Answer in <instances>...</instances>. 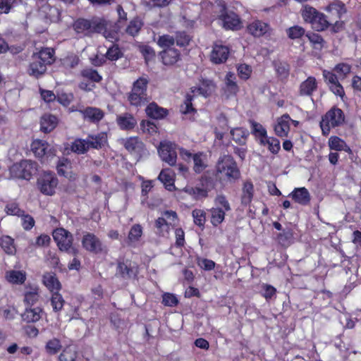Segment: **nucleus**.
Returning a JSON list of instances; mask_svg holds the SVG:
<instances>
[{
    "mask_svg": "<svg viewBox=\"0 0 361 361\" xmlns=\"http://www.w3.org/2000/svg\"><path fill=\"white\" fill-rule=\"evenodd\" d=\"M82 246L87 252L94 254H103L106 252V247L102 240L94 233L86 232L82 238Z\"/></svg>",
    "mask_w": 361,
    "mask_h": 361,
    "instance_id": "9",
    "label": "nucleus"
},
{
    "mask_svg": "<svg viewBox=\"0 0 361 361\" xmlns=\"http://www.w3.org/2000/svg\"><path fill=\"white\" fill-rule=\"evenodd\" d=\"M99 21L103 23L102 30L99 32V34L102 33L106 39L111 42L118 39L121 29L119 22H112L104 18H99Z\"/></svg>",
    "mask_w": 361,
    "mask_h": 361,
    "instance_id": "15",
    "label": "nucleus"
},
{
    "mask_svg": "<svg viewBox=\"0 0 361 361\" xmlns=\"http://www.w3.org/2000/svg\"><path fill=\"white\" fill-rule=\"evenodd\" d=\"M196 263L199 267L204 271H212L215 268L216 263L209 259L197 257Z\"/></svg>",
    "mask_w": 361,
    "mask_h": 361,
    "instance_id": "64",
    "label": "nucleus"
},
{
    "mask_svg": "<svg viewBox=\"0 0 361 361\" xmlns=\"http://www.w3.org/2000/svg\"><path fill=\"white\" fill-rule=\"evenodd\" d=\"M31 149L35 157L42 159L44 157L47 158L54 155V149L49 148V145L47 141L42 140H35L31 144Z\"/></svg>",
    "mask_w": 361,
    "mask_h": 361,
    "instance_id": "17",
    "label": "nucleus"
},
{
    "mask_svg": "<svg viewBox=\"0 0 361 361\" xmlns=\"http://www.w3.org/2000/svg\"><path fill=\"white\" fill-rule=\"evenodd\" d=\"M116 123L122 130H131L137 126V120L133 114L126 112L117 116Z\"/></svg>",
    "mask_w": 361,
    "mask_h": 361,
    "instance_id": "25",
    "label": "nucleus"
},
{
    "mask_svg": "<svg viewBox=\"0 0 361 361\" xmlns=\"http://www.w3.org/2000/svg\"><path fill=\"white\" fill-rule=\"evenodd\" d=\"M231 135L233 140L238 145H245L249 136V132L245 128L238 127L231 130Z\"/></svg>",
    "mask_w": 361,
    "mask_h": 361,
    "instance_id": "38",
    "label": "nucleus"
},
{
    "mask_svg": "<svg viewBox=\"0 0 361 361\" xmlns=\"http://www.w3.org/2000/svg\"><path fill=\"white\" fill-rule=\"evenodd\" d=\"M158 56L166 66H173L181 59L180 51L176 48L164 49L159 51Z\"/></svg>",
    "mask_w": 361,
    "mask_h": 361,
    "instance_id": "16",
    "label": "nucleus"
},
{
    "mask_svg": "<svg viewBox=\"0 0 361 361\" xmlns=\"http://www.w3.org/2000/svg\"><path fill=\"white\" fill-rule=\"evenodd\" d=\"M288 197H290L295 202L303 206L307 205L311 200L310 194L305 187L295 188Z\"/></svg>",
    "mask_w": 361,
    "mask_h": 361,
    "instance_id": "24",
    "label": "nucleus"
},
{
    "mask_svg": "<svg viewBox=\"0 0 361 361\" xmlns=\"http://www.w3.org/2000/svg\"><path fill=\"white\" fill-rule=\"evenodd\" d=\"M32 57L40 60L47 66L53 64L56 61L55 50L53 48L43 47L39 51L34 53Z\"/></svg>",
    "mask_w": 361,
    "mask_h": 361,
    "instance_id": "26",
    "label": "nucleus"
},
{
    "mask_svg": "<svg viewBox=\"0 0 361 361\" xmlns=\"http://www.w3.org/2000/svg\"><path fill=\"white\" fill-rule=\"evenodd\" d=\"M352 66L346 63H339L334 68V71L338 75L341 80L345 79L351 72Z\"/></svg>",
    "mask_w": 361,
    "mask_h": 361,
    "instance_id": "59",
    "label": "nucleus"
},
{
    "mask_svg": "<svg viewBox=\"0 0 361 361\" xmlns=\"http://www.w3.org/2000/svg\"><path fill=\"white\" fill-rule=\"evenodd\" d=\"M32 61L30 63L27 73L35 78L42 77L47 71V66L44 65L40 60L37 59H33L32 57Z\"/></svg>",
    "mask_w": 361,
    "mask_h": 361,
    "instance_id": "31",
    "label": "nucleus"
},
{
    "mask_svg": "<svg viewBox=\"0 0 361 361\" xmlns=\"http://www.w3.org/2000/svg\"><path fill=\"white\" fill-rule=\"evenodd\" d=\"M0 246L8 255H13L16 252L14 240L8 235H4L1 238Z\"/></svg>",
    "mask_w": 361,
    "mask_h": 361,
    "instance_id": "50",
    "label": "nucleus"
},
{
    "mask_svg": "<svg viewBox=\"0 0 361 361\" xmlns=\"http://www.w3.org/2000/svg\"><path fill=\"white\" fill-rule=\"evenodd\" d=\"M286 32L288 38L293 40L300 39L306 35L305 30L300 25L291 26Z\"/></svg>",
    "mask_w": 361,
    "mask_h": 361,
    "instance_id": "52",
    "label": "nucleus"
},
{
    "mask_svg": "<svg viewBox=\"0 0 361 361\" xmlns=\"http://www.w3.org/2000/svg\"><path fill=\"white\" fill-rule=\"evenodd\" d=\"M293 238V231L290 228L282 230V232L277 235V240L282 246H288Z\"/></svg>",
    "mask_w": 361,
    "mask_h": 361,
    "instance_id": "47",
    "label": "nucleus"
},
{
    "mask_svg": "<svg viewBox=\"0 0 361 361\" xmlns=\"http://www.w3.org/2000/svg\"><path fill=\"white\" fill-rule=\"evenodd\" d=\"M44 310L41 307H25L21 317L27 323H36L41 319Z\"/></svg>",
    "mask_w": 361,
    "mask_h": 361,
    "instance_id": "23",
    "label": "nucleus"
},
{
    "mask_svg": "<svg viewBox=\"0 0 361 361\" xmlns=\"http://www.w3.org/2000/svg\"><path fill=\"white\" fill-rule=\"evenodd\" d=\"M302 16L304 20L311 24L312 27L317 31H324L332 24L334 19L330 18L327 19L324 13L319 12L316 8L305 6L302 12Z\"/></svg>",
    "mask_w": 361,
    "mask_h": 361,
    "instance_id": "4",
    "label": "nucleus"
},
{
    "mask_svg": "<svg viewBox=\"0 0 361 361\" xmlns=\"http://www.w3.org/2000/svg\"><path fill=\"white\" fill-rule=\"evenodd\" d=\"M229 55V48L222 44H214L211 53V61L215 64L226 61Z\"/></svg>",
    "mask_w": 361,
    "mask_h": 361,
    "instance_id": "18",
    "label": "nucleus"
},
{
    "mask_svg": "<svg viewBox=\"0 0 361 361\" xmlns=\"http://www.w3.org/2000/svg\"><path fill=\"white\" fill-rule=\"evenodd\" d=\"M194 219V224L199 227L203 228L206 222V213L204 210L195 209L192 212Z\"/></svg>",
    "mask_w": 361,
    "mask_h": 361,
    "instance_id": "63",
    "label": "nucleus"
},
{
    "mask_svg": "<svg viewBox=\"0 0 361 361\" xmlns=\"http://www.w3.org/2000/svg\"><path fill=\"white\" fill-rule=\"evenodd\" d=\"M59 180L56 174L51 171H44L37 180V186L41 193L51 196L55 193Z\"/></svg>",
    "mask_w": 361,
    "mask_h": 361,
    "instance_id": "8",
    "label": "nucleus"
},
{
    "mask_svg": "<svg viewBox=\"0 0 361 361\" xmlns=\"http://www.w3.org/2000/svg\"><path fill=\"white\" fill-rule=\"evenodd\" d=\"M175 173L169 169H164L159 174L158 180H160L166 190L172 191L175 188Z\"/></svg>",
    "mask_w": 361,
    "mask_h": 361,
    "instance_id": "28",
    "label": "nucleus"
},
{
    "mask_svg": "<svg viewBox=\"0 0 361 361\" xmlns=\"http://www.w3.org/2000/svg\"><path fill=\"white\" fill-rule=\"evenodd\" d=\"M59 123L58 118L51 114H45L40 118V130L44 133L53 131Z\"/></svg>",
    "mask_w": 361,
    "mask_h": 361,
    "instance_id": "27",
    "label": "nucleus"
},
{
    "mask_svg": "<svg viewBox=\"0 0 361 361\" xmlns=\"http://www.w3.org/2000/svg\"><path fill=\"white\" fill-rule=\"evenodd\" d=\"M71 150L77 154H85L88 150L87 140L76 138L71 144Z\"/></svg>",
    "mask_w": 361,
    "mask_h": 361,
    "instance_id": "42",
    "label": "nucleus"
},
{
    "mask_svg": "<svg viewBox=\"0 0 361 361\" xmlns=\"http://www.w3.org/2000/svg\"><path fill=\"white\" fill-rule=\"evenodd\" d=\"M85 119H88L92 123L99 122L104 116L103 111L97 107L88 106L80 111Z\"/></svg>",
    "mask_w": 361,
    "mask_h": 361,
    "instance_id": "32",
    "label": "nucleus"
},
{
    "mask_svg": "<svg viewBox=\"0 0 361 361\" xmlns=\"http://www.w3.org/2000/svg\"><path fill=\"white\" fill-rule=\"evenodd\" d=\"M291 118L288 114L282 115L277 121L275 126L276 134L281 137H286L290 131V121Z\"/></svg>",
    "mask_w": 361,
    "mask_h": 361,
    "instance_id": "29",
    "label": "nucleus"
},
{
    "mask_svg": "<svg viewBox=\"0 0 361 361\" xmlns=\"http://www.w3.org/2000/svg\"><path fill=\"white\" fill-rule=\"evenodd\" d=\"M275 71L278 76L282 78H287L290 73V66L284 61H274L273 63Z\"/></svg>",
    "mask_w": 361,
    "mask_h": 361,
    "instance_id": "55",
    "label": "nucleus"
},
{
    "mask_svg": "<svg viewBox=\"0 0 361 361\" xmlns=\"http://www.w3.org/2000/svg\"><path fill=\"white\" fill-rule=\"evenodd\" d=\"M125 149L139 161L145 154L146 148L144 142L137 136H132L123 140Z\"/></svg>",
    "mask_w": 361,
    "mask_h": 361,
    "instance_id": "13",
    "label": "nucleus"
},
{
    "mask_svg": "<svg viewBox=\"0 0 361 361\" xmlns=\"http://www.w3.org/2000/svg\"><path fill=\"white\" fill-rule=\"evenodd\" d=\"M263 141V143H260L261 145L267 146L269 151L272 154H278L281 149L280 141L279 139L267 136Z\"/></svg>",
    "mask_w": 361,
    "mask_h": 361,
    "instance_id": "51",
    "label": "nucleus"
},
{
    "mask_svg": "<svg viewBox=\"0 0 361 361\" xmlns=\"http://www.w3.org/2000/svg\"><path fill=\"white\" fill-rule=\"evenodd\" d=\"M177 145L170 141L160 142L157 151L161 159L169 166H175L177 161Z\"/></svg>",
    "mask_w": 361,
    "mask_h": 361,
    "instance_id": "10",
    "label": "nucleus"
},
{
    "mask_svg": "<svg viewBox=\"0 0 361 361\" xmlns=\"http://www.w3.org/2000/svg\"><path fill=\"white\" fill-rule=\"evenodd\" d=\"M123 56V53L118 44H113L109 47L106 53V57L108 60L114 61Z\"/></svg>",
    "mask_w": 361,
    "mask_h": 361,
    "instance_id": "60",
    "label": "nucleus"
},
{
    "mask_svg": "<svg viewBox=\"0 0 361 361\" xmlns=\"http://www.w3.org/2000/svg\"><path fill=\"white\" fill-rule=\"evenodd\" d=\"M192 160L194 163L193 170L196 173H201L207 167L206 164V156L203 152H197L193 154Z\"/></svg>",
    "mask_w": 361,
    "mask_h": 361,
    "instance_id": "41",
    "label": "nucleus"
},
{
    "mask_svg": "<svg viewBox=\"0 0 361 361\" xmlns=\"http://www.w3.org/2000/svg\"><path fill=\"white\" fill-rule=\"evenodd\" d=\"M216 85L212 80L208 79H202L200 81V85L199 87H191L190 90L191 93L192 94L198 92L204 97H208L212 93Z\"/></svg>",
    "mask_w": 361,
    "mask_h": 361,
    "instance_id": "33",
    "label": "nucleus"
},
{
    "mask_svg": "<svg viewBox=\"0 0 361 361\" xmlns=\"http://www.w3.org/2000/svg\"><path fill=\"white\" fill-rule=\"evenodd\" d=\"M71 161L65 157L60 159L56 165L57 172L60 176L68 177V171L71 169Z\"/></svg>",
    "mask_w": 361,
    "mask_h": 361,
    "instance_id": "53",
    "label": "nucleus"
},
{
    "mask_svg": "<svg viewBox=\"0 0 361 361\" xmlns=\"http://www.w3.org/2000/svg\"><path fill=\"white\" fill-rule=\"evenodd\" d=\"M149 80L140 77L133 83L130 91L127 94V99L131 106L140 108L147 105L151 98L147 94Z\"/></svg>",
    "mask_w": 361,
    "mask_h": 361,
    "instance_id": "2",
    "label": "nucleus"
},
{
    "mask_svg": "<svg viewBox=\"0 0 361 361\" xmlns=\"http://www.w3.org/2000/svg\"><path fill=\"white\" fill-rule=\"evenodd\" d=\"M87 141L89 149L90 148L99 149L104 147V142L106 141V136L104 133L97 135H88Z\"/></svg>",
    "mask_w": 361,
    "mask_h": 361,
    "instance_id": "36",
    "label": "nucleus"
},
{
    "mask_svg": "<svg viewBox=\"0 0 361 361\" xmlns=\"http://www.w3.org/2000/svg\"><path fill=\"white\" fill-rule=\"evenodd\" d=\"M192 93H187L183 103L180 106V112L182 114L186 115L191 113H196L197 110L193 107L192 100L194 98V95Z\"/></svg>",
    "mask_w": 361,
    "mask_h": 361,
    "instance_id": "44",
    "label": "nucleus"
},
{
    "mask_svg": "<svg viewBox=\"0 0 361 361\" xmlns=\"http://www.w3.org/2000/svg\"><path fill=\"white\" fill-rule=\"evenodd\" d=\"M38 165L35 161L23 159L14 163L9 168L10 177L13 179L30 180L37 171Z\"/></svg>",
    "mask_w": 361,
    "mask_h": 361,
    "instance_id": "5",
    "label": "nucleus"
},
{
    "mask_svg": "<svg viewBox=\"0 0 361 361\" xmlns=\"http://www.w3.org/2000/svg\"><path fill=\"white\" fill-rule=\"evenodd\" d=\"M52 235L59 249L63 252H68L73 245V235L63 228H56Z\"/></svg>",
    "mask_w": 361,
    "mask_h": 361,
    "instance_id": "14",
    "label": "nucleus"
},
{
    "mask_svg": "<svg viewBox=\"0 0 361 361\" xmlns=\"http://www.w3.org/2000/svg\"><path fill=\"white\" fill-rule=\"evenodd\" d=\"M235 75L232 72H228L225 77L223 90L227 97L236 96L239 92V87L235 81Z\"/></svg>",
    "mask_w": 361,
    "mask_h": 361,
    "instance_id": "20",
    "label": "nucleus"
},
{
    "mask_svg": "<svg viewBox=\"0 0 361 361\" xmlns=\"http://www.w3.org/2000/svg\"><path fill=\"white\" fill-rule=\"evenodd\" d=\"M145 112L148 117L155 120L163 119L169 114L168 109L159 106L154 102L147 104L145 109Z\"/></svg>",
    "mask_w": 361,
    "mask_h": 361,
    "instance_id": "22",
    "label": "nucleus"
},
{
    "mask_svg": "<svg viewBox=\"0 0 361 361\" xmlns=\"http://www.w3.org/2000/svg\"><path fill=\"white\" fill-rule=\"evenodd\" d=\"M252 133L259 140V144L263 143V140L267 137V130L260 123L256 122L252 123Z\"/></svg>",
    "mask_w": 361,
    "mask_h": 361,
    "instance_id": "57",
    "label": "nucleus"
},
{
    "mask_svg": "<svg viewBox=\"0 0 361 361\" xmlns=\"http://www.w3.org/2000/svg\"><path fill=\"white\" fill-rule=\"evenodd\" d=\"M210 222L213 226H219L225 219L226 212L220 207H213L210 209Z\"/></svg>",
    "mask_w": 361,
    "mask_h": 361,
    "instance_id": "43",
    "label": "nucleus"
},
{
    "mask_svg": "<svg viewBox=\"0 0 361 361\" xmlns=\"http://www.w3.org/2000/svg\"><path fill=\"white\" fill-rule=\"evenodd\" d=\"M174 39L178 46L185 47L189 45L191 37L185 31H179L176 33Z\"/></svg>",
    "mask_w": 361,
    "mask_h": 361,
    "instance_id": "62",
    "label": "nucleus"
},
{
    "mask_svg": "<svg viewBox=\"0 0 361 361\" xmlns=\"http://www.w3.org/2000/svg\"><path fill=\"white\" fill-rule=\"evenodd\" d=\"M139 274V267L129 259L117 260L116 275L123 279H136Z\"/></svg>",
    "mask_w": 361,
    "mask_h": 361,
    "instance_id": "11",
    "label": "nucleus"
},
{
    "mask_svg": "<svg viewBox=\"0 0 361 361\" xmlns=\"http://www.w3.org/2000/svg\"><path fill=\"white\" fill-rule=\"evenodd\" d=\"M157 43L158 46L163 49L168 48H173L175 44V39L173 36L169 35H163L158 37Z\"/></svg>",
    "mask_w": 361,
    "mask_h": 361,
    "instance_id": "61",
    "label": "nucleus"
},
{
    "mask_svg": "<svg viewBox=\"0 0 361 361\" xmlns=\"http://www.w3.org/2000/svg\"><path fill=\"white\" fill-rule=\"evenodd\" d=\"M6 276L9 282L15 284H23L26 280L25 273L22 271H9Z\"/></svg>",
    "mask_w": 361,
    "mask_h": 361,
    "instance_id": "46",
    "label": "nucleus"
},
{
    "mask_svg": "<svg viewBox=\"0 0 361 361\" xmlns=\"http://www.w3.org/2000/svg\"><path fill=\"white\" fill-rule=\"evenodd\" d=\"M253 183L250 180H247L243 183V186L242 188L241 204L245 206L249 205L253 199Z\"/></svg>",
    "mask_w": 361,
    "mask_h": 361,
    "instance_id": "35",
    "label": "nucleus"
},
{
    "mask_svg": "<svg viewBox=\"0 0 361 361\" xmlns=\"http://www.w3.org/2000/svg\"><path fill=\"white\" fill-rule=\"evenodd\" d=\"M49 300L53 312L59 316L66 303L63 297L59 292L55 291L51 293Z\"/></svg>",
    "mask_w": 361,
    "mask_h": 361,
    "instance_id": "39",
    "label": "nucleus"
},
{
    "mask_svg": "<svg viewBox=\"0 0 361 361\" xmlns=\"http://www.w3.org/2000/svg\"><path fill=\"white\" fill-rule=\"evenodd\" d=\"M138 50L145 59V63L148 64L149 62L155 59L156 53L154 49L148 44H140Z\"/></svg>",
    "mask_w": 361,
    "mask_h": 361,
    "instance_id": "49",
    "label": "nucleus"
},
{
    "mask_svg": "<svg viewBox=\"0 0 361 361\" xmlns=\"http://www.w3.org/2000/svg\"><path fill=\"white\" fill-rule=\"evenodd\" d=\"M40 289L37 286H30L26 288L24 293L23 302L25 307H33L40 299Z\"/></svg>",
    "mask_w": 361,
    "mask_h": 361,
    "instance_id": "21",
    "label": "nucleus"
},
{
    "mask_svg": "<svg viewBox=\"0 0 361 361\" xmlns=\"http://www.w3.org/2000/svg\"><path fill=\"white\" fill-rule=\"evenodd\" d=\"M99 18L97 17H93L92 19L79 18L73 22V29L80 36H91L102 30L103 23L99 21Z\"/></svg>",
    "mask_w": 361,
    "mask_h": 361,
    "instance_id": "6",
    "label": "nucleus"
},
{
    "mask_svg": "<svg viewBox=\"0 0 361 361\" xmlns=\"http://www.w3.org/2000/svg\"><path fill=\"white\" fill-rule=\"evenodd\" d=\"M4 211L7 215L16 216L18 217L23 215V213H25V211L20 208L19 204L16 202L7 203Z\"/></svg>",
    "mask_w": 361,
    "mask_h": 361,
    "instance_id": "58",
    "label": "nucleus"
},
{
    "mask_svg": "<svg viewBox=\"0 0 361 361\" xmlns=\"http://www.w3.org/2000/svg\"><path fill=\"white\" fill-rule=\"evenodd\" d=\"M329 147L331 149L336 151H344L347 153H351L350 147L346 144V142L338 136H331L329 139Z\"/></svg>",
    "mask_w": 361,
    "mask_h": 361,
    "instance_id": "37",
    "label": "nucleus"
},
{
    "mask_svg": "<svg viewBox=\"0 0 361 361\" xmlns=\"http://www.w3.org/2000/svg\"><path fill=\"white\" fill-rule=\"evenodd\" d=\"M183 191L187 194L192 196L193 198L195 200L207 197L208 195V192L207 190L198 187H192L188 185L184 188Z\"/></svg>",
    "mask_w": 361,
    "mask_h": 361,
    "instance_id": "54",
    "label": "nucleus"
},
{
    "mask_svg": "<svg viewBox=\"0 0 361 361\" xmlns=\"http://www.w3.org/2000/svg\"><path fill=\"white\" fill-rule=\"evenodd\" d=\"M42 282L51 293L59 292L61 289V284L54 273H45L42 276Z\"/></svg>",
    "mask_w": 361,
    "mask_h": 361,
    "instance_id": "30",
    "label": "nucleus"
},
{
    "mask_svg": "<svg viewBox=\"0 0 361 361\" xmlns=\"http://www.w3.org/2000/svg\"><path fill=\"white\" fill-rule=\"evenodd\" d=\"M246 31L252 37L259 38L270 37L272 35L273 29L269 23L255 19L247 24Z\"/></svg>",
    "mask_w": 361,
    "mask_h": 361,
    "instance_id": "12",
    "label": "nucleus"
},
{
    "mask_svg": "<svg viewBox=\"0 0 361 361\" xmlns=\"http://www.w3.org/2000/svg\"><path fill=\"white\" fill-rule=\"evenodd\" d=\"M345 122V114L342 109L334 106L322 116L319 123L322 133L324 136L330 134L331 129L342 126Z\"/></svg>",
    "mask_w": 361,
    "mask_h": 361,
    "instance_id": "3",
    "label": "nucleus"
},
{
    "mask_svg": "<svg viewBox=\"0 0 361 361\" xmlns=\"http://www.w3.org/2000/svg\"><path fill=\"white\" fill-rule=\"evenodd\" d=\"M78 352L75 345L66 346L59 356V361H77Z\"/></svg>",
    "mask_w": 361,
    "mask_h": 361,
    "instance_id": "40",
    "label": "nucleus"
},
{
    "mask_svg": "<svg viewBox=\"0 0 361 361\" xmlns=\"http://www.w3.org/2000/svg\"><path fill=\"white\" fill-rule=\"evenodd\" d=\"M317 88L318 83L316 78L314 76H309L300 83L298 93L301 97H312Z\"/></svg>",
    "mask_w": 361,
    "mask_h": 361,
    "instance_id": "19",
    "label": "nucleus"
},
{
    "mask_svg": "<svg viewBox=\"0 0 361 361\" xmlns=\"http://www.w3.org/2000/svg\"><path fill=\"white\" fill-rule=\"evenodd\" d=\"M218 20L226 30L238 31L243 28V20L240 16L228 9L226 5L221 6Z\"/></svg>",
    "mask_w": 361,
    "mask_h": 361,
    "instance_id": "7",
    "label": "nucleus"
},
{
    "mask_svg": "<svg viewBox=\"0 0 361 361\" xmlns=\"http://www.w3.org/2000/svg\"><path fill=\"white\" fill-rule=\"evenodd\" d=\"M82 78L93 82H100L102 80V76L98 71L93 68H85L80 71Z\"/></svg>",
    "mask_w": 361,
    "mask_h": 361,
    "instance_id": "45",
    "label": "nucleus"
},
{
    "mask_svg": "<svg viewBox=\"0 0 361 361\" xmlns=\"http://www.w3.org/2000/svg\"><path fill=\"white\" fill-rule=\"evenodd\" d=\"M305 36L309 39L314 49L320 50L323 48L325 42L320 35L314 32H308Z\"/></svg>",
    "mask_w": 361,
    "mask_h": 361,
    "instance_id": "56",
    "label": "nucleus"
},
{
    "mask_svg": "<svg viewBox=\"0 0 361 361\" xmlns=\"http://www.w3.org/2000/svg\"><path fill=\"white\" fill-rule=\"evenodd\" d=\"M171 223H168L165 218L159 217L156 219L154 227L157 229V233L159 236H164L169 233Z\"/></svg>",
    "mask_w": 361,
    "mask_h": 361,
    "instance_id": "48",
    "label": "nucleus"
},
{
    "mask_svg": "<svg viewBox=\"0 0 361 361\" xmlns=\"http://www.w3.org/2000/svg\"><path fill=\"white\" fill-rule=\"evenodd\" d=\"M215 176L220 180L234 183L240 177V171L234 158L229 154L219 157L216 166Z\"/></svg>",
    "mask_w": 361,
    "mask_h": 361,
    "instance_id": "1",
    "label": "nucleus"
},
{
    "mask_svg": "<svg viewBox=\"0 0 361 361\" xmlns=\"http://www.w3.org/2000/svg\"><path fill=\"white\" fill-rule=\"evenodd\" d=\"M143 25L142 20L138 16H136L130 20L124 32L130 37H135L138 35Z\"/></svg>",
    "mask_w": 361,
    "mask_h": 361,
    "instance_id": "34",
    "label": "nucleus"
}]
</instances>
